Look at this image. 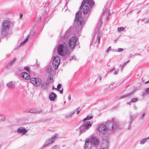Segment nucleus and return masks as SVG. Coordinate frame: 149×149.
<instances>
[{
    "mask_svg": "<svg viewBox=\"0 0 149 149\" xmlns=\"http://www.w3.org/2000/svg\"><path fill=\"white\" fill-rule=\"evenodd\" d=\"M72 59H73V57H71L70 58V60Z\"/></svg>",
    "mask_w": 149,
    "mask_h": 149,
    "instance_id": "nucleus-59",
    "label": "nucleus"
},
{
    "mask_svg": "<svg viewBox=\"0 0 149 149\" xmlns=\"http://www.w3.org/2000/svg\"><path fill=\"white\" fill-rule=\"evenodd\" d=\"M29 35L27 36L26 38L24 41H23L21 43V45H23L26 42L28 41L29 38Z\"/></svg>",
    "mask_w": 149,
    "mask_h": 149,
    "instance_id": "nucleus-22",
    "label": "nucleus"
},
{
    "mask_svg": "<svg viewBox=\"0 0 149 149\" xmlns=\"http://www.w3.org/2000/svg\"><path fill=\"white\" fill-rule=\"evenodd\" d=\"M142 20H143H143H144V19H142Z\"/></svg>",
    "mask_w": 149,
    "mask_h": 149,
    "instance_id": "nucleus-62",
    "label": "nucleus"
},
{
    "mask_svg": "<svg viewBox=\"0 0 149 149\" xmlns=\"http://www.w3.org/2000/svg\"><path fill=\"white\" fill-rule=\"evenodd\" d=\"M87 1V0H84L82 2L81 5L84 6V4H85V3L86 2V3Z\"/></svg>",
    "mask_w": 149,
    "mask_h": 149,
    "instance_id": "nucleus-38",
    "label": "nucleus"
},
{
    "mask_svg": "<svg viewBox=\"0 0 149 149\" xmlns=\"http://www.w3.org/2000/svg\"><path fill=\"white\" fill-rule=\"evenodd\" d=\"M27 131L25 128L23 127L18 128L17 130V132L19 134L22 133V135L25 134Z\"/></svg>",
    "mask_w": 149,
    "mask_h": 149,
    "instance_id": "nucleus-12",
    "label": "nucleus"
},
{
    "mask_svg": "<svg viewBox=\"0 0 149 149\" xmlns=\"http://www.w3.org/2000/svg\"><path fill=\"white\" fill-rule=\"evenodd\" d=\"M81 11L79 10L75 15V24L76 23L77 24L76 27H75V49H77L80 47L77 37L80 36L81 28L84 24L83 18L81 16Z\"/></svg>",
    "mask_w": 149,
    "mask_h": 149,
    "instance_id": "nucleus-2",
    "label": "nucleus"
},
{
    "mask_svg": "<svg viewBox=\"0 0 149 149\" xmlns=\"http://www.w3.org/2000/svg\"><path fill=\"white\" fill-rule=\"evenodd\" d=\"M119 70H116L114 72V74H117Z\"/></svg>",
    "mask_w": 149,
    "mask_h": 149,
    "instance_id": "nucleus-43",
    "label": "nucleus"
},
{
    "mask_svg": "<svg viewBox=\"0 0 149 149\" xmlns=\"http://www.w3.org/2000/svg\"><path fill=\"white\" fill-rule=\"evenodd\" d=\"M23 16V15L22 13H20L19 14V17L21 19H22Z\"/></svg>",
    "mask_w": 149,
    "mask_h": 149,
    "instance_id": "nucleus-44",
    "label": "nucleus"
},
{
    "mask_svg": "<svg viewBox=\"0 0 149 149\" xmlns=\"http://www.w3.org/2000/svg\"><path fill=\"white\" fill-rule=\"evenodd\" d=\"M73 114V113H71L70 115H68L66 117H65V118H69V117H71V116H72V115Z\"/></svg>",
    "mask_w": 149,
    "mask_h": 149,
    "instance_id": "nucleus-36",
    "label": "nucleus"
},
{
    "mask_svg": "<svg viewBox=\"0 0 149 149\" xmlns=\"http://www.w3.org/2000/svg\"><path fill=\"white\" fill-rule=\"evenodd\" d=\"M87 120L86 118H85L84 119H83V123H84L86 120Z\"/></svg>",
    "mask_w": 149,
    "mask_h": 149,
    "instance_id": "nucleus-47",
    "label": "nucleus"
},
{
    "mask_svg": "<svg viewBox=\"0 0 149 149\" xmlns=\"http://www.w3.org/2000/svg\"><path fill=\"white\" fill-rule=\"evenodd\" d=\"M99 80L100 81H101L102 79V77L100 76L99 77Z\"/></svg>",
    "mask_w": 149,
    "mask_h": 149,
    "instance_id": "nucleus-53",
    "label": "nucleus"
},
{
    "mask_svg": "<svg viewBox=\"0 0 149 149\" xmlns=\"http://www.w3.org/2000/svg\"><path fill=\"white\" fill-rule=\"evenodd\" d=\"M83 7H84V6L81 5V6H80V10H81L83 8Z\"/></svg>",
    "mask_w": 149,
    "mask_h": 149,
    "instance_id": "nucleus-50",
    "label": "nucleus"
},
{
    "mask_svg": "<svg viewBox=\"0 0 149 149\" xmlns=\"http://www.w3.org/2000/svg\"><path fill=\"white\" fill-rule=\"evenodd\" d=\"M149 139V137L145 138V139H142L140 141V144H141V145L144 144L147 141V139Z\"/></svg>",
    "mask_w": 149,
    "mask_h": 149,
    "instance_id": "nucleus-21",
    "label": "nucleus"
},
{
    "mask_svg": "<svg viewBox=\"0 0 149 149\" xmlns=\"http://www.w3.org/2000/svg\"><path fill=\"white\" fill-rule=\"evenodd\" d=\"M10 27V23L7 20L4 21L3 23L2 27L1 34L2 36L6 35L8 29Z\"/></svg>",
    "mask_w": 149,
    "mask_h": 149,
    "instance_id": "nucleus-3",
    "label": "nucleus"
},
{
    "mask_svg": "<svg viewBox=\"0 0 149 149\" xmlns=\"http://www.w3.org/2000/svg\"><path fill=\"white\" fill-rule=\"evenodd\" d=\"M15 84V83L12 81H10L7 84V86L9 88H14Z\"/></svg>",
    "mask_w": 149,
    "mask_h": 149,
    "instance_id": "nucleus-20",
    "label": "nucleus"
},
{
    "mask_svg": "<svg viewBox=\"0 0 149 149\" xmlns=\"http://www.w3.org/2000/svg\"><path fill=\"white\" fill-rule=\"evenodd\" d=\"M128 86H127V87H128Z\"/></svg>",
    "mask_w": 149,
    "mask_h": 149,
    "instance_id": "nucleus-63",
    "label": "nucleus"
},
{
    "mask_svg": "<svg viewBox=\"0 0 149 149\" xmlns=\"http://www.w3.org/2000/svg\"><path fill=\"white\" fill-rule=\"evenodd\" d=\"M41 84V87L43 89L45 90L47 89L48 85L49 84L48 82H42Z\"/></svg>",
    "mask_w": 149,
    "mask_h": 149,
    "instance_id": "nucleus-16",
    "label": "nucleus"
},
{
    "mask_svg": "<svg viewBox=\"0 0 149 149\" xmlns=\"http://www.w3.org/2000/svg\"><path fill=\"white\" fill-rule=\"evenodd\" d=\"M123 51V49L121 48H118L117 51H116V52H122Z\"/></svg>",
    "mask_w": 149,
    "mask_h": 149,
    "instance_id": "nucleus-34",
    "label": "nucleus"
},
{
    "mask_svg": "<svg viewBox=\"0 0 149 149\" xmlns=\"http://www.w3.org/2000/svg\"><path fill=\"white\" fill-rule=\"evenodd\" d=\"M147 77H148L146 76H144L142 79L143 81V82H145V84H147L149 82V80L148 81H146L145 79V78Z\"/></svg>",
    "mask_w": 149,
    "mask_h": 149,
    "instance_id": "nucleus-27",
    "label": "nucleus"
},
{
    "mask_svg": "<svg viewBox=\"0 0 149 149\" xmlns=\"http://www.w3.org/2000/svg\"><path fill=\"white\" fill-rule=\"evenodd\" d=\"M91 145L92 143L90 139H88L85 142L84 146V149H90Z\"/></svg>",
    "mask_w": 149,
    "mask_h": 149,
    "instance_id": "nucleus-10",
    "label": "nucleus"
},
{
    "mask_svg": "<svg viewBox=\"0 0 149 149\" xmlns=\"http://www.w3.org/2000/svg\"><path fill=\"white\" fill-rule=\"evenodd\" d=\"M28 112H29V113H36V111H29Z\"/></svg>",
    "mask_w": 149,
    "mask_h": 149,
    "instance_id": "nucleus-46",
    "label": "nucleus"
},
{
    "mask_svg": "<svg viewBox=\"0 0 149 149\" xmlns=\"http://www.w3.org/2000/svg\"><path fill=\"white\" fill-rule=\"evenodd\" d=\"M100 149H104V148H101Z\"/></svg>",
    "mask_w": 149,
    "mask_h": 149,
    "instance_id": "nucleus-61",
    "label": "nucleus"
},
{
    "mask_svg": "<svg viewBox=\"0 0 149 149\" xmlns=\"http://www.w3.org/2000/svg\"><path fill=\"white\" fill-rule=\"evenodd\" d=\"M47 71L49 73L51 72L52 70V67L50 66H49L47 68Z\"/></svg>",
    "mask_w": 149,
    "mask_h": 149,
    "instance_id": "nucleus-26",
    "label": "nucleus"
},
{
    "mask_svg": "<svg viewBox=\"0 0 149 149\" xmlns=\"http://www.w3.org/2000/svg\"><path fill=\"white\" fill-rule=\"evenodd\" d=\"M57 136V135L55 134L53 136L49 138L48 140L46 141L44 145V147H46L49 144H50L54 141Z\"/></svg>",
    "mask_w": 149,
    "mask_h": 149,
    "instance_id": "nucleus-7",
    "label": "nucleus"
},
{
    "mask_svg": "<svg viewBox=\"0 0 149 149\" xmlns=\"http://www.w3.org/2000/svg\"><path fill=\"white\" fill-rule=\"evenodd\" d=\"M86 3L90 7L92 8L94 6L95 2L93 0H87Z\"/></svg>",
    "mask_w": 149,
    "mask_h": 149,
    "instance_id": "nucleus-18",
    "label": "nucleus"
},
{
    "mask_svg": "<svg viewBox=\"0 0 149 149\" xmlns=\"http://www.w3.org/2000/svg\"><path fill=\"white\" fill-rule=\"evenodd\" d=\"M81 109H82L81 108H80V107H79L75 109V112L77 111V114H78L80 113V111L81 110Z\"/></svg>",
    "mask_w": 149,
    "mask_h": 149,
    "instance_id": "nucleus-25",
    "label": "nucleus"
},
{
    "mask_svg": "<svg viewBox=\"0 0 149 149\" xmlns=\"http://www.w3.org/2000/svg\"><path fill=\"white\" fill-rule=\"evenodd\" d=\"M100 37L98 35L97 36V42L98 44L99 43L100 41Z\"/></svg>",
    "mask_w": 149,
    "mask_h": 149,
    "instance_id": "nucleus-33",
    "label": "nucleus"
},
{
    "mask_svg": "<svg viewBox=\"0 0 149 149\" xmlns=\"http://www.w3.org/2000/svg\"><path fill=\"white\" fill-rule=\"evenodd\" d=\"M144 93L145 95H147L149 94V88H147L145 89Z\"/></svg>",
    "mask_w": 149,
    "mask_h": 149,
    "instance_id": "nucleus-24",
    "label": "nucleus"
},
{
    "mask_svg": "<svg viewBox=\"0 0 149 149\" xmlns=\"http://www.w3.org/2000/svg\"><path fill=\"white\" fill-rule=\"evenodd\" d=\"M68 98L69 100V101L70 100H71V96H70V95H69V96L68 97Z\"/></svg>",
    "mask_w": 149,
    "mask_h": 149,
    "instance_id": "nucleus-52",
    "label": "nucleus"
},
{
    "mask_svg": "<svg viewBox=\"0 0 149 149\" xmlns=\"http://www.w3.org/2000/svg\"><path fill=\"white\" fill-rule=\"evenodd\" d=\"M42 110L41 109H40V110H38V111H36V113H39L41 112H42Z\"/></svg>",
    "mask_w": 149,
    "mask_h": 149,
    "instance_id": "nucleus-41",
    "label": "nucleus"
},
{
    "mask_svg": "<svg viewBox=\"0 0 149 149\" xmlns=\"http://www.w3.org/2000/svg\"><path fill=\"white\" fill-rule=\"evenodd\" d=\"M115 84V83H112V84H111V85H112V86H113V85L114 84Z\"/></svg>",
    "mask_w": 149,
    "mask_h": 149,
    "instance_id": "nucleus-55",
    "label": "nucleus"
},
{
    "mask_svg": "<svg viewBox=\"0 0 149 149\" xmlns=\"http://www.w3.org/2000/svg\"><path fill=\"white\" fill-rule=\"evenodd\" d=\"M54 58L53 61V66L55 69H56L59 65L60 63V59L59 57H54Z\"/></svg>",
    "mask_w": 149,
    "mask_h": 149,
    "instance_id": "nucleus-6",
    "label": "nucleus"
},
{
    "mask_svg": "<svg viewBox=\"0 0 149 149\" xmlns=\"http://www.w3.org/2000/svg\"><path fill=\"white\" fill-rule=\"evenodd\" d=\"M134 55H140V54H134Z\"/></svg>",
    "mask_w": 149,
    "mask_h": 149,
    "instance_id": "nucleus-56",
    "label": "nucleus"
},
{
    "mask_svg": "<svg viewBox=\"0 0 149 149\" xmlns=\"http://www.w3.org/2000/svg\"><path fill=\"white\" fill-rule=\"evenodd\" d=\"M56 95L54 92H52L49 96V98L51 101L54 100L56 97Z\"/></svg>",
    "mask_w": 149,
    "mask_h": 149,
    "instance_id": "nucleus-17",
    "label": "nucleus"
},
{
    "mask_svg": "<svg viewBox=\"0 0 149 149\" xmlns=\"http://www.w3.org/2000/svg\"><path fill=\"white\" fill-rule=\"evenodd\" d=\"M64 48V46L62 44H60L58 47L57 52L59 55L62 56L64 55L63 50Z\"/></svg>",
    "mask_w": 149,
    "mask_h": 149,
    "instance_id": "nucleus-9",
    "label": "nucleus"
},
{
    "mask_svg": "<svg viewBox=\"0 0 149 149\" xmlns=\"http://www.w3.org/2000/svg\"><path fill=\"white\" fill-rule=\"evenodd\" d=\"M57 136V135L55 134L53 136L49 138L48 140L46 141L44 145V147H46L49 144H50L54 141Z\"/></svg>",
    "mask_w": 149,
    "mask_h": 149,
    "instance_id": "nucleus-8",
    "label": "nucleus"
},
{
    "mask_svg": "<svg viewBox=\"0 0 149 149\" xmlns=\"http://www.w3.org/2000/svg\"><path fill=\"white\" fill-rule=\"evenodd\" d=\"M62 87V85L61 84H59L58 85L57 89L58 90V89H59L61 88Z\"/></svg>",
    "mask_w": 149,
    "mask_h": 149,
    "instance_id": "nucleus-35",
    "label": "nucleus"
},
{
    "mask_svg": "<svg viewBox=\"0 0 149 149\" xmlns=\"http://www.w3.org/2000/svg\"><path fill=\"white\" fill-rule=\"evenodd\" d=\"M115 70V68H113L112 69H111L110 71H109V72H112L114 70Z\"/></svg>",
    "mask_w": 149,
    "mask_h": 149,
    "instance_id": "nucleus-49",
    "label": "nucleus"
},
{
    "mask_svg": "<svg viewBox=\"0 0 149 149\" xmlns=\"http://www.w3.org/2000/svg\"><path fill=\"white\" fill-rule=\"evenodd\" d=\"M86 118L87 120H89L92 119L93 118V116L92 115L91 116H86Z\"/></svg>",
    "mask_w": 149,
    "mask_h": 149,
    "instance_id": "nucleus-30",
    "label": "nucleus"
},
{
    "mask_svg": "<svg viewBox=\"0 0 149 149\" xmlns=\"http://www.w3.org/2000/svg\"><path fill=\"white\" fill-rule=\"evenodd\" d=\"M58 90L60 91V93H63V88L61 90H60V89H58Z\"/></svg>",
    "mask_w": 149,
    "mask_h": 149,
    "instance_id": "nucleus-45",
    "label": "nucleus"
},
{
    "mask_svg": "<svg viewBox=\"0 0 149 149\" xmlns=\"http://www.w3.org/2000/svg\"><path fill=\"white\" fill-rule=\"evenodd\" d=\"M132 94V93H129L127 94H125V95H123V96L121 97L120 98V99H122V98H125L127 97H128L130 95H131Z\"/></svg>",
    "mask_w": 149,
    "mask_h": 149,
    "instance_id": "nucleus-23",
    "label": "nucleus"
},
{
    "mask_svg": "<svg viewBox=\"0 0 149 149\" xmlns=\"http://www.w3.org/2000/svg\"><path fill=\"white\" fill-rule=\"evenodd\" d=\"M149 22V19L148 21H147V22H145V23H148V22Z\"/></svg>",
    "mask_w": 149,
    "mask_h": 149,
    "instance_id": "nucleus-58",
    "label": "nucleus"
},
{
    "mask_svg": "<svg viewBox=\"0 0 149 149\" xmlns=\"http://www.w3.org/2000/svg\"><path fill=\"white\" fill-rule=\"evenodd\" d=\"M133 56V55L132 54H130L129 55V57H132Z\"/></svg>",
    "mask_w": 149,
    "mask_h": 149,
    "instance_id": "nucleus-51",
    "label": "nucleus"
},
{
    "mask_svg": "<svg viewBox=\"0 0 149 149\" xmlns=\"http://www.w3.org/2000/svg\"><path fill=\"white\" fill-rule=\"evenodd\" d=\"M69 45L71 48L74 47V37H73L70 39L69 42Z\"/></svg>",
    "mask_w": 149,
    "mask_h": 149,
    "instance_id": "nucleus-14",
    "label": "nucleus"
},
{
    "mask_svg": "<svg viewBox=\"0 0 149 149\" xmlns=\"http://www.w3.org/2000/svg\"><path fill=\"white\" fill-rule=\"evenodd\" d=\"M88 6L87 5L85 6L84 7L83 10V13L84 15H86L87 13L88 10Z\"/></svg>",
    "mask_w": 149,
    "mask_h": 149,
    "instance_id": "nucleus-19",
    "label": "nucleus"
},
{
    "mask_svg": "<svg viewBox=\"0 0 149 149\" xmlns=\"http://www.w3.org/2000/svg\"><path fill=\"white\" fill-rule=\"evenodd\" d=\"M91 141V143H92L93 145H97L99 142L98 139L95 136L92 137Z\"/></svg>",
    "mask_w": 149,
    "mask_h": 149,
    "instance_id": "nucleus-11",
    "label": "nucleus"
},
{
    "mask_svg": "<svg viewBox=\"0 0 149 149\" xmlns=\"http://www.w3.org/2000/svg\"><path fill=\"white\" fill-rule=\"evenodd\" d=\"M31 82L36 86H39L42 83L41 79L38 78H32L31 79Z\"/></svg>",
    "mask_w": 149,
    "mask_h": 149,
    "instance_id": "nucleus-5",
    "label": "nucleus"
},
{
    "mask_svg": "<svg viewBox=\"0 0 149 149\" xmlns=\"http://www.w3.org/2000/svg\"><path fill=\"white\" fill-rule=\"evenodd\" d=\"M111 48V47H109L107 50H106V52L107 53H108L110 50Z\"/></svg>",
    "mask_w": 149,
    "mask_h": 149,
    "instance_id": "nucleus-42",
    "label": "nucleus"
},
{
    "mask_svg": "<svg viewBox=\"0 0 149 149\" xmlns=\"http://www.w3.org/2000/svg\"><path fill=\"white\" fill-rule=\"evenodd\" d=\"M123 30V27H119L118 28V31L120 32V31Z\"/></svg>",
    "mask_w": 149,
    "mask_h": 149,
    "instance_id": "nucleus-37",
    "label": "nucleus"
},
{
    "mask_svg": "<svg viewBox=\"0 0 149 149\" xmlns=\"http://www.w3.org/2000/svg\"><path fill=\"white\" fill-rule=\"evenodd\" d=\"M119 128L120 126L118 123L115 122L113 118L112 121H108L107 122L106 127L104 124L100 126L98 128V130L100 134H103L102 142L105 148H107L109 145V135L106 133L108 131H110L111 133L113 132L117 129Z\"/></svg>",
    "mask_w": 149,
    "mask_h": 149,
    "instance_id": "nucleus-1",
    "label": "nucleus"
},
{
    "mask_svg": "<svg viewBox=\"0 0 149 149\" xmlns=\"http://www.w3.org/2000/svg\"><path fill=\"white\" fill-rule=\"evenodd\" d=\"M92 123H91L90 122H88L85 125H82L80 127L79 134L85 132L91 126Z\"/></svg>",
    "mask_w": 149,
    "mask_h": 149,
    "instance_id": "nucleus-4",
    "label": "nucleus"
},
{
    "mask_svg": "<svg viewBox=\"0 0 149 149\" xmlns=\"http://www.w3.org/2000/svg\"><path fill=\"white\" fill-rule=\"evenodd\" d=\"M5 119L4 116L0 114V121H3L5 120Z\"/></svg>",
    "mask_w": 149,
    "mask_h": 149,
    "instance_id": "nucleus-29",
    "label": "nucleus"
},
{
    "mask_svg": "<svg viewBox=\"0 0 149 149\" xmlns=\"http://www.w3.org/2000/svg\"><path fill=\"white\" fill-rule=\"evenodd\" d=\"M24 69L25 70H26L27 72H29V68L28 67H25L24 68Z\"/></svg>",
    "mask_w": 149,
    "mask_h": 149,
    "instance_id": "nucleus-39",
    "label": "nucleus"
},
{
    "mask_svg": "<svg viewBox=\"0 0 149 149\" xmlns=\"http://www.w3.org/2000/svg\"><path fill=\"white\" fill-rule=\"evenodd\" d=\"M109 19V16H107V20H108Z\"/></svg>",
    "mask_w": 149,
    "mask_h": 149,
    "instance_id": "nucleus-54",
    "label": "nucleus"
},
{
    "mask_svg": "<svg viewBox=\"0 0 149 149\" xmlns=\"http://www.w3.org/2000/svg\"><path fill=\"white\" fill-rule=\"evenodd\" d=\"M138 101V99L137 98H133L131 100V102H135Z\"/></svg>",
    "mask_w": 149,
    "mask_h": 149,
    "instance_id": "nucleus-28",
    "label": "nucleus"
},
{
    "mask_svg": "<svg viewBox=\"0 0 149 149\" xmlns=\"http://www.w3.org/2000/svg\"><path fill=\"white\" fill-rule=\"evenodd\" d=\"M15 59L14 58V59H13V60L11 61L8 64V66H7V67H8V66H10L11 64L13 63L14 62V61H15Z\"/></svg>",
    "mask_w": 149,
    "mask_h": 149,
    "instance_id": "nucleus-32",
    "label": "nucleus"
},
{
    "mask_svg": "<svg viewBox=\"0 0 149 149\" xmlns=\"http://www.w3.org/2000/svg\"><path fill=\"white\" fill-rule=\"evenodd\" d=\"M41 17H39V18L37 20V22H40L41 21Z\"/></svg>",
    "mask_w": 149,
    "mask_h": 149,
    "instance_id": "nucleus-48",
    "label": "nucleus"
},
{
    "mask_svg": "<svg viewBox=\"0 0 149 149\" xmlns=\"http://www.w3.org/2000/svg\"><path fill=\"white\" fill-rule=\"evenodd\" d=\"M128 86H127V87H128Z\"/></svg>",
    "mask_w": 149,
    "mask_h": 149,
    "instance_id": "nucleus-64",
    "label": "nucleus"
},
{
    "mask_svg": "<svg viewBox=\"0 0 149 149\" xmlns=\"http://www.w3.org/2000/svg\"><path fill=\"white\" fill-rule=\"evenodd\" d=\"M49 79L50 80H51L52 79V78L51 77H49Z\"/></svg>",
    "mask_w": 149,
    "mask_h": 149,
    "instance_id": "nucleus-57",
    "label": "nucleus"
},
{
    "mask_svg": "<svg viewBox=\"0 0 149 149\" xmlns=\"http://www.w3.org/2000/svg\"><path fill=\"white\" fill-rule=\"evenodd\" d=\"M130 61V60H128L127 61H126V62H125V63H124L123 64L122 66V69H121V71L122 70V69L123 68V67L127 64V63L129 62Z\"/></svg>",
    "mask_w": 149,
    "mask_h": 149,
    "instance_id": "nucleus-31",
    "label": "nucleus"
},
{
    "mask_svg": "<svg viewBox=\"0 0 149 149\" xmlns=\"http://www.w3.org/2000/svg\"><path fill=\"white\" fill-rule=\"evenodd\" d=\"M21 76L22 78L27 80H29L30 79V75L26 72H22L21 74Z\"/></svg>",
    "mask_w": 149,
    "mask_h": 149,
    "instance_id": "nucleus-13",
    "label": "nucleus"
},
{
    "mask_svg": "<svg viewBox=\"0 0 149 149\" xmlns=\"http://www.w3.org/2000/svg\"><path fill=\"white\" fill-rule=\"evenodd\" d=\"M145 113H142V115L141 116H140V119H142L143 117L145 116Z\"/></svg>",
    "mask_w": 149,
    "mask_h": 149,
    "instance_id": "nucleus-40",
    "label": "nucleus"
},
{
    "mask_svg": "<svg viewBox=\"0 0 149 149\" xmlns=\"http://www.w3.org/2000/svg\"><path fill=\"white\" fill-rule=\"evenodd\" d=\"M128 104H129L130 105V102H129L128 103Z\"/></svg>",
    "mask_w": 149,
    "mask_h": 149,
    "instance_id": "nucleus-60",
    "label": "nucleus"
},
{
    "mask_svg": "<svg viewBox=\"0 0 149 149\" xmlns=\"http://www.w3.org/2000/svg\"><path fill=\"white\" fill-rule=\"evenodd\" d=\"M135 118V116H131L130 118V120L128 122L129 124V126L128 127V129L129 130H130L131 129L132 127L131 126V124L133 122Z\"/></svg>",
    "mask_w": 149,
    "mask_h": 149,
    "instance_id": "nucleus-15",
    "label": "nucleus"
}]
</instances>
